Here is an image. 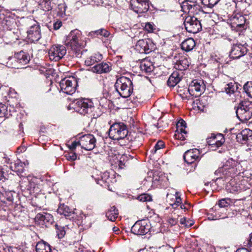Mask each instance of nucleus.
Masks as SVG:
<instances>
[{
    "instance_id": "nucleus-46",
    "label": "nucleus",
    "mask_w": 252,
    "mask_h": 252,
    "mask_svg": "<svg viewBox=\"0 0 252 252\" xmlns=\"http://www.w3.org/2000/svg\"><path fill=\"white\" fill-rule=\"evenodd\" d=\"M235 89L236 86H235V84L232 82L227 84L224 88L225 92L226 94H233L235 92Z\"/></svg>"
},
{
    "instance_id": "nucleus-42",
    "label": "nucleus",
    "mask_w": 252,
    "mask_h": 252,
    "mask_svg": "<svg viewBox=\"0 0 252 252\" xmlns=\"http://www.w3.org/2000/svg\"><path fill=\"white\" fill-rule=\"evenodd\" d=\"M243 89L247 95L252 98V82H247L244 86Z\"/></svg>"
},
{
    "instance_id": "nucleus-37",
    "label": "nucleus",
    "mask_w": 252,
    "mask_h": 252,
    "mask_svg": "<svg viewBox=\"0 0 252 252\" xmlns=\"http://www.w3.org/2000/svg\"><path fill=\"white\" fill-rule=\"evenodd\" d=\"M192 1H189L188 0H184L180 2L181 7L182 8V10L185 13H190V9L192 6Z\"/></svg>"
},
{
    "instance_id": "nucleus-51",
    "label": "nucleus",
    "mask_w": 252,
    "mask_h": 252,
    "mask_svg": "<svg viewBox=\"0 0 252 252\" xmlns=\"http://www.w3.org/2000/svg\"><path fill=\"white\" fill-rule=\"evenodd\" d=\"M164 147V143L162 141H158L155 145L153 152L156 153L157 151L160 150Z\"/></svg>"
},
{
    "instance_id": "nucleus-61",
    "label": "nucleus",
    "mask_w": 252,
    "mask_h": 252,
    "mask_svg": "<svg viewBox=\"0 0 252 252\" xmlns=\"http://www.w3.org/2000/svg\"><path fill=\"white\" fill-rule=\"evenodd\" d=\"M109 177V173L107 172H105L102 173L100 175V178L102 179H105V180H108Z\"/></svg>"
},
{
    "instance_id": "nucleus-21",
    "label": "nucleus",
    "mask_w": 252,
    "mask_h": 252,
    "mask_svg": "<svg viewBox=\"0 0 252 252\" xmlns=\"http://www.w3.org/2000/svg\"><path fill=\"white\" fill-rule=\"evenodd\" d=\"M111 70V66L110 63H97L92 67L91 70L96 73L102 74L109 72Z\"/></svg>"
},
{
    "instance_id": "nucleus-6",
    "label": "nucleus",
    "mask_w": 252,
    "mask_h": 252,
    "mask_svg": "<svg viewBox=\"0 0 252 252\" xmlns=\"http://www.w3.org/2000/svg\"><path fill=\"white\" fill-rule=\"evenodd\" d=\"M75 109L80 114H90L94 109V103L90 99L80 98L76 100Z\"/></svg>"
},
{
    "instance_id": "nucleus-44",
    "label": "nucleus",
    "mask_w": 252,
    "mask_h": 252,
    "mask_svg": "<svg viewBox=\"0 0 252 252\" xmlns=\"http://www.w3.org/2000/svg\"><path fill=\"white\" fill-rule=\"evenodd\" d=\"M220 0H201V3L205 7L212 8L216 5Z\"/></svg>"
},
{
    "instance_id": "nucleus-52",
    "label": "nucleus",
    "mask_w": 252,
    "mask_h": 252,
    "mask_svg": "<svg viewBox=\"0 0 252 252\" xmlns=\"http://www.w3.org/2000/svg\"><path fill=\"white\" fill-rule=\"evenodd\" d=\"M66 158L68 160H75L77 158V156L76 154L74 152H70L65 155V156Z\"/></svg>"
},
{
    "instance_id": "nucleus-14",
    "label": "nucleus",
    "mask_w": 252,
    "mask_h": 252,
    "mask_svg": "<svg viewBox=\"0 0 252 252\" xmlns=\"http://www.w3.org/2000/svg\"><path fill=\"white\" fill-rule=\"evenodd\" d=\"M244 183V181L237 183L235 179H231L226 185L225 188L226 190L230 193H238L246 190L247 188Z\"/></svg>"
},
{
    "instance_id": "nucleus-33",
    "label": "nucleus",
    "mask_w": 252,
    "mask_h": 252,
    "mask_svg": "<svg viewBox=\"0 0 252 252\" xmlns=\"http://www.w3.org/2000/svg\"><path fill=\"white\" fill-rule=\"evenodd\" d=\"M118 211L115 206L111 207L106 212V216L111 221H115L118 218Z\"/></svg>"
},
{
    "instance_id": "nucleus-11",
    "label": "nucleus",
    "mask_w": 252,
    "mask_h": 252,
    "mask_svg": "<svg viewBox=\"0 0 252 252\" xmlns=\"http://www.w3.org/2000/svg\"><path fill=\"white\" fill-rule=\"evenodd\" d=\"M79 138V144L82 148L87 151H91L94 148L96 139L93 135L85 134L81 136Z\"/></svg>"
},
{
    "instance_id": "nucleus-26",
    "label": "nucleus",
    "mask_w": 252,
    "mask_h": 252,
    "mask_svg": "<svg viewBox=\"0 0 252 252\" xmlns=\"http://www.w3.org/2000/svg\"><path fill=\"white\" fill-rule=\"evenodd\" d=\"M192 6L190 11V14H192L193 16L198 17L200 18L201 16L203 15L205 12L204 11L203 7L196 2V1L192 2Z\"/></svg>"
},
{
    "instance_id": "nucleus-36",
    "label": "nucleus",
    "mask_w": 252,
    "mask_h": 252,
    "mask_svg": "<svg viewBox=\"0 0 252 252\" xmlns=\"http://www.w3.org/2000/svg\"><path fill=\"white\" fill-rule=\"evenodd\" d=\"M129 157L126 155H123L121 156L119 160V166L121 169H123L128 166L129 162Z\"/></svg>"
},
{
    "instance_id": "nucleus-19",
    "label": "nucleus",
    "mask_w": 252,
    "mask_h": 252,
    "mask_svg": "<svg viewBox=\"0 0 252 252\" xmlns=\"http://www.w3.org/2000/svg\"><path fill=\"white\" fill-rule=\"evenodd\" d=\"M27 33L29 39L33 42L38 41L41 36L40 27L36 25L31 26L28 31Z\"/></svg>"
},
{
    "instance_id": "nucleus-13",
    "label": "nucleus",
    "mask_w": 252,
    "mask_h": 252,
    "mask_svg": "<svg viewBox=\"0 0 252 252\" xmlns=\"http://www.w3.org/2000/svg\"><path fill=\"white\" fill-rule=\"evenodd\" d=\"M155 48V45L150 39L139 40L135 45V50L141 54H149Z\"/></svg>"
},
{
    "instance_id": "nucleus-17",
    "label": "nucleus",
    "mask_w": 252,
    "mask_h": 252,
    "mask_svg": "<svg viewBox=\"0 0 252 252\" xmlns=\"http://www.w3.org/2000/svg\"><path fill=\"white\" fill-rule=\"evenodd\" d=\"M247 53V48L241 44H234L231 48L229 56L232 59H238Z\"/></svg>"
},
{
    "instance_id": "nucleus-62",
    "label": "nucleus",
    "mask_w": 252,
    "mask_h": 252,
    "mask_svg": "<svg viewBox=\"0 0 252 252\" xmlns=\"http://www.w3.org/2000/svg\"><path fill=\"white\" fill-rule=\"evenodd\" d=\"M187 220L185 218H182L180 219V223L182 224H184L186 226H189L192 225L191 223H190L189 224H186Z\"/></svg>"
},
{
    "instance_id": "nucleus-29",
    "label": "nucleus",
    "mask_w": 252,
    "mask_h": 252,
    "mask_svg": "<svg viewBox=\"0 0 252 252\" xmlns=\"http://www.w3.org/2000/svg\"><path fill=\"white\" fill-rule=\"evenodd\" d=\"M195 45V43L194 39L192 38H189L182 43L181 47L183 50L188 52L192 50Z\"/></svg>"
},
{
    "instance_id": "nucleus-2",
    "label": "nucleus",
    "mask_w": 252,
    "mask_h": 252,
    "mask_svg": "<svg viewBox=\"0 0 252 252\" xmlns=\"http://www.w3.org/2000/svg\"><path fill=\"white\" fill-rule=\"evenodd\" d=\"M242 168V166L240 163L232 158H229L221 167L216 171L215 174L220 176L217 180L219 179L226 178L228 177L239 175L241 173Z\"/></svg>"
},
{
    "instance_id": "nucleus-38",
    "label": "nucleus",
    "mask_w": 252,
    "mask_h": 252,
    "mask_svg": "<svg viewBox=\"0 0 252 252\" xmlns=\"http://www.w3.org/2000/svg\"><path fill=\"white\" fill-rule=\"evenodd\" d=\"M176 65L179 70H185L189 66V62L187 58H184L179 61Z\"/></svg>"
},
{
    "instance_id": "nucleus-31",
    "label": "nucleus",
    "mask_w": 252,
    "mask_h": 252,
    "mask_svg": "<svg viewBox=\"0 0 252 252\" xmlns=\"http://www.w3.org/2000/svg\"><path fill=\"white\" fill-rule=\"evenodd\" d=\"M36 252H51V246L44 241L39 242L36 246Z\"/></svg>"
},
{
    "instance_id": "nucleus-54",
    "label": "nucleus",
    "mask_w": 252,
    "mask_h": 252,
    "mask_svg": "<svg viewBox=\"0 0 252 252\" xmlns=\"http://www.w3.org/2000/svg\"><path fill=\"white\" fill-rule=\"evenodd\" d=\"M218 205L220 208H224L227 207L229 205V203L225 199H222L219 200Z\"/></svg>"
},
{
    "instance_id": "nucleus-20",
    "label": "nucleus",
    "mask_w": 252,
    "mask_h": 252,
    "mask_svg": "<svg viewBox=\"0 0 252 252\" xmlns=\"http://www.w3.org/2000/svg\"><path fill=\"white\" fill-rule=\"evenodd\" d=\"M15 61L20 64L25 65L29 63L30 57L26 53L21 51L15 53L13 57H9V61Z\"/></svg>"
},
{
    "instance_id": "nucleus-50",
    "label": "nucleus",
    "mask_w": 252,
    "mask_h": 252,
    "mask_svg": "<svg viewBox=\"0 0 252 252\" xmlns=\"http://www.w3.org/2000/svg\"><path fill=\"white\" fill-rule=\"evenodd\" d=\"M94 32L97 35L99 34L105 37H107L110 35V32L104 29H101L95 31Z\"/></svg>"
},
{
    "instance_id": "nucleus-57",
    "label": "nucleus",
    "mask_w": 252,
    "mask_h": 252,
    "mask_svg": "<svg viewBox=\"0 0 252 252\" xmlns=\"http://www.w3.org/2000/svg\"><path fill=\"white\" fill-rule=\"evenodd\" d=\"M62 26V22L60 21H57L53 24L54 29L55 30H59Z\"/></svg>"
},
{
    "instance_id": "nucleus-9",
    "label": "nucleus",
    "mask_w": 252,
    "mask_h": 252,
    "mask_svg": "<svg viewBox=\"0 0 252 252\" xmlns=\"http://www.w3.org/2000/svg\"><path fill=\"white\" fill-rule=\"evenodd\" d=\"M77 81L74 77H66L60 83L62 91L67 94H72L75 92Z\"/></svg>"
},
{
    "instance_id": "nucleus-40",
    "label": "nucleus",
    "mask_w": 252,
    "mask_h": 252,
    "mask_svg": "<svg viewBox=\"0 0 252 252\" xmlns=\"http://www.w3.org/2000/svg\"><path fill=\"white\" fill-rule=\"evenodd\" d=\"M177 210H174L172 212L171 217H170L168 220V222L171 224V225H174L177 224L178 221V217L179 215L177 214Z\"/></svg>"
},
{
    "instance_id": "nucleus-53",
    "label": "nucleus",
    "mask_w": 252,
    "mask_h": 252,
    "mask_svg": "<svg viewBox=\"0 0 252 252\" xmlns=\"http://www.w3.org/2000/svg\"><path fill=\"white\" fill-rule=\"evenodd\" d=\"M94 179L97 184H99L101 186H106V184L107 183V180L105 179H102L101 178L97 177L94 178Z\"/></svg>"
},
{
    "instance_id": "nucleus-16",
    "label": "nucleus",
    "mask_w": 252,
    "mask_h": 252,
    "mask_svg": "<svg viewBox=\"0 0 252 252\" xmlns=\"http://www.w3.org/2000/svg\"><path fill=\"white\" fill-rule=\"evenodd\" d=\"M225 139L221 134H212L211 136L208 138L207 142L211 148L216 150L217 148L220 147L224 142Z\"/></svg>"
},
{
    "instance_id": "nucleus-15",
    "label": "nucleus",
    "mask_w": 252,
    "mask_h": 252,
    "mask_svg": "<svg viewBox=\"0 0 252 252\" xmlns=\"http://www.w3.org/2000/svg\"><path fill=\"white\" fill-rule=\"evenodd\" d=\"M149 229V225L145 220H139L132 226L131 231L135 235H143L146 234Z\"/></svg>"
},
{
    "instance_id": "nucleus-1",
    "label": "nucleus",
    "mask_w": 252,
    "mask_h": 252,
    "mask_svg": "<svg viewBox=\"0 0 252 252\" xmlns=\"http://www.w3.org/2000/svg\"><path fill=\"white\" fill-rule=\"evenodd\" d=\"M64 43L67 47L71 49L74 54L73 56L77 58L81 57L84 51V45L79 31L77 30L72 31L66 36Z\"/></svg>"
},
{
    "instance_id": "nucleus-32",
    "label": "nucleus",
    "mask_w": 252,
    "mask_h": 252,
    "mask_svg": "<svg viewBox=\"0 0 252 252\" xmlns=\"http://www.w3.org/2000/svg\"><path fill=\"white\" fill-rule=\"evenodd\" d=\"M102 59V56L100 54H95L88 58L85 62V63L87 66H91L95 63L101 61Z\"/></svg>"
},
{
    "instance_id": "nucleus-39",
    "label": "nucleus",
    "mask_w": 252,
    "mask_h": 252,
    "mask_svg": "<svg viewBox=\"0 0 252 252\" xmlns=\"http://www.w3.org/2000/svg\"><path fill=\"white\" fill-rule=\"evenodd\" d=\"M55 228L56 229L57 236L60 239L63 238L65 234V227L56 223Z\"/></svg>"
},
{
    "instance_id": "nucleus-3",
    "label": "nucleus",
    "mask_w": 252,
    "mask_h": 252,
    "mask_svg": "<svg viewBox=\"0 0 252 252\" xmlns=\"http://www.w3.org/2000/svg\"><path fill=\"white\" fill-rule=\"evenodd\" d=\"M115 87L120 95L124 98L129 97L133 92L132 82L125 76H121L117 79Z\"/></svg>"
},
{
    "instance_id": "nucleus-41",
    "label": "nucleus",
    "mask_w": 252,
    "mask_h": 252,
    "mask_svg": "<svg viewBox=\"0 0 252 252\" xmlns=\"http://www.w3.org/2000/svg\"><path fill=\"white\" fill-rule=\"evenodd\" d=\"M66 8L67 6L65 3H63L59 4L58 6V15L60 17H63L65 15Z\"/></svg>"
},
{
    "instance_id": "nucleus-30",
    "label": "nucleus",
    "mask_w": 252,
    "mask_h": 252,
    "mask_svg": "<svg viewBox=\"0 0 252 252\" xmlns=\"http://www.w3.org/2000/svg\"><path fill=\"white\" fill-rule=\"evenodd\" d=\"M57 212L60 215H63L65 217H70L74 215L72 209L64 204H61L57 210Z\"/></svg>"
},
{
    "instance_id": "nucleus-4",
    "label": "nucleus",
    "mask_w": 252,
    "mask_h": 252,
    "mask_svg": "<svg viewBox=\"0 0 252 252\" xmlns=\"http://www.w3.org/2000/svg\"><path fill=\"white\" fill-rule=\"evenodd\" d=\"M236 113L241 121H248L252 119V102L243 101L237 106Z\"/></svg>"
},
{
    "instance_id": "nucleus-63",
    "label": "nucleus",
    "mask_w": 252,
    "mask_h": 252,
    "mask_svg": "<svg viewBox=\"0 0 252 252\" xmlns=\"http://www.w3.org/2000/svg\"><path fill=\"white\" fill-rule=\"evenodd\" d=\"M180 208L181 209H184L185 210H188L189 208L190 207V205L189 204H188V203H187V204H180Z\"/></svg>"
},
{
    "instance_id": "nucleus-58",
    "label": "nucleus",
    "mask_w": 252,
    "mask_h": 252,
    "mask_svg": "<svg viewBox=\"0 0 252 252\" xmlns=\"http://www.w3.org/2000/svg\"><path fill=\"white\" fill-rule=\"evenodd\" d=\"M236 252H252V251H250V249L249 248V246H248L247 248H242L239 249L236 251Z\"/></svg>"
},
{
    "instance_id": "nucleus-25",
    "label": "nucleus",
    "mask_w": 252,
    "mask_h": 252,
    "mask_svg": "<svg viewBox=\"0 0 252 252\" xmlns=\"http://www.w3.org/2000/svg\"><path fill=\"white\" fill-rule=\"evenodd\" d=\"M245 17L241 15H236L232 19V27L236 29L237 30H240L244 28L245 24Z\"/></svg>"
},
{
    "instance_id": "nucleus-56",
    "label": "nucleus",
    "mask_w": 252,
    "mask_h": 252,
    "mask_svg": "<svg viewBox=\"0 0 252 252\" xmlns=\"http://www.w3.org/2000/svg\"><path fill=\"white\" fill-rule=\"evenodd\" d=\"M186 123L183 120H180L177 124V129L178 128H183L185 129Z\"/></svg>"
},
{
    "instance_id": "nucleus-64",
    "label": "nucleus",
    "mask_w": 252,
    "mask_h": 252,
    "mask_svg": "<svg viewBox=\"0 0 252 252\" xmlns=\"http://www.w3.org/2000/svg\"><path fill=\"white\" fill-rule=\"evenodd\" d=\"M249 248L250 249V251L252 252V233L250 234L249 242L248 243Z\"/></svg>"
},
{
    "instance_id": "nucleus-49",
    "label": "nucleus",
    "mask_w": 252,
    "mask_h": 252,
    "mask_svg": "<svg viewBox=\"0 0 252 252\" xmlns=\"http://www.w3.org/2000/svg\"><path fill=\"white\" fill-rule=\"evenodd\" d=\"M7 107L2 103H0V118H3L7 114Z\"/></svg>"
},
{
    "instance_id": "nucleus-18",
    "label": "nucleus",
    "mask_w": 252,
    "mask_h": 252,
    "mask_svg": "<svg viewBox=\"0 0 252 252\" xmlns=\"http://www.w3.org/2000/svg\"><path fill=\"white\" fill-rule=\"evenodd\" d=\"M199 155L200 152L198 149H191L185 152L184 158L187 163L191 164L199 159Z\"/></svg>"
},
{
    "instance_id": "nucleus-43",
    "label": "nucleus",
    "mask_w": 252,
    "mask_h": 252,
    "mask_svg": "<svg viewBox=\"0 0 252 252\" xmlns=\"http://www.w3.org/2000/svg\"><path fill=\"white\" fill-rule=\"evenodd\" d=\"M29 185L27 189L30 190L34 191L35 190L36 186L38 182V179L35 177H32L31 179H29Z\"/></svg>"
},
{
    "instance_id": "nucleus-28",
    "label": "nucleus",
    "mask_w": 252,
    "mask_h": 252,
    "mask_svg": "<svg viewBox=\"0 0 252 252\" xmlns=\"http://www.w3.org/2000/svg\"><path fill=\"white\" fill-rule=\"evenodd\" d=\"M24 165L25 163L22 162L19 160H17L11 164L10 169L13 171L16 172L18 175H19L23 172L24 170Z\"/></svg>"
},
{
    "instance_id": "nucleus-23",
    "label": "nucleus",
    "mask_w": 252,
    "mask_h": 252,
    "mask_svg": "<svg viewBox=\"0 0 252 252\" xmlns=\"http://www.w3.org/2000/svg\"><path fill=\"white\" fill-rule=\"evenodd\" d=\"M166 197L167 201L170 202V204L174 209H176L182 203V199L178 192L176 191L175 194L167 193Z\"/></svg>"
},
{
    "instance_id": "nucleus-7",
    "label": "nucleus",
    "mask_w": 252,
    "mask_h": 252,
    "mask_svg": "<svg viewBox=\"0 0 252 252\" xmlns=\"http://www.w3.org/2000/svg\"><path fill=\"white\" fill-rule=\"evenodd\" d=\"M199 17L195 16H187L185 20L184 25L186 30L190 33H196L202 29Z\"/></svg>"
},
{
    "instance_id": "nucleus-60",
    "label": "nucleus",
    "mask_w": 252,
    "mask_h": 252,
    "mask_svg": "<svg viewBox=\"0 0 252 252\" xmlns=\"http://www.w3.org/2000/svg\"><path fill=\"white\" fill-rule=\"evenodd\" d=\"M77 145H79V141H74L70 145L69 148L72 150H74L76 148V147Z\"/></svg>"
},
{
    "instance_id": "nucleus-27",
    "label": "nucleus",
    "mask_w": 252,
    "mask_h": 252,
    "mask_svg": "<svg viewBox=\"0 0 252 252\" xmlns=\"http://www.w3.org/2000/svg\"><path fill=\"white\" fill-rule=\"evenodd\" d=\"M181 80L179 71H174L170 76L167 84L170 87H175Z\"/></svg>"
},
{
    "instance_id": "nucleus-24",
    "label": "nucleus",
    "mask_w": 252,
    "mask_h": 252,
    "mask_svg": "<svg viewBox=\"0 0 252 252\" xmlns=\"http://www.w3.org/2000/svg\"><path fill=\"white\" fill-rule=\"evenodd\" d=\"M251 136H252V130L249 128H246L236 135V139L238 142L244 144Z\"/></svg>"
},
{
    "instance_id": "nucleus-22",
    "label": "nucleus",
    "mask_w": 252,
    "mask_h": 252,
    "mask_svg": "<svg viewBox=\"0 0 252 252\" xmlns=\"http://www.w3.org/2000/svg\"><path fill=\"white\" fill-rule=\"evenodd\" d=\"M35 219L37 220L40 221V222L42 223V224H45L47 227L52 224L54 222L53 216L47 213L37 214L35 217Z\"/></svg>"
},
{
    "instance_id": "nucleus-48",
    "label": "nucleus",
    "mask_w": 252,
    "mask_h": 252,
    "mask_svg": "<svg viewBox=\"0 0 252 252\" xmlns=\"http://www.w3.org/2000/svg\"><path fill=\"white\" fill-rule=\"evenodd\" d=\"M41 7L43 10L49 11L52 9L51 1L49 0H44L41 3Z\"/></svg>"
},
{
    "instance_id": "nucleus-59",
    "label": "nucleus",
    "mask_w": 252,
    "mask_h": 252,
    "mask_svg": "<svg viewBox=\"0 0 252 252\" xmlns=\"http://www.w3.org/2000/svg\"><path fill=\"white\" fill-rule=\"evenodd\" d=\"M0 252H10L9 248L4 247L3 245H0Z\"/></svg>"
},
{
    "instance_id": "nucleus-45",
    "label": "nucleus",
    "mask_w": 252,
    "mask_h": 252,
    "mask_svg": "<svg viewBox=\"0 0 252 252\" xmlns=\"http://www.w3.org/2000/svg\"><path fill=\"white\" fill-rule=\"evenodd\" d=\"M12 192L11 191H3V197L4 201H0L2 202L6 203V201L12 202L13 200V197Z\"/></svg>"
},
{
    "instance_id": "nucleus-55",
    "label": "nucleus",
    "mask_w": 252,
    "mask_h": 252,
    "mask_svg": "<svg viewBox=\"0 0 252 252\" xmlns=\"http://www.w3.org/2000/svg\"><path fill=\"white\" fill-rule=\"evenodd\" d=\"M144 29L148 32H152L154 30V26L152 24L147 23L145 24Z\"/></svg>"
},
{
    "instance_id": "nucleus-34",
    "label": "nucleus",
    "mask_w": 252,
    "mask_h": 252,
    "mask_svg": "<svg viewBox=\"0 0 252 252\" xmlns=\"http://www.w3.org/2000/svg\"><path fill=\"white\" fill-rule=\"evenodd\" d=\"M141 69L147 73L151 72L154 69L152 63L148 60H144L141 63Z\"/></svg>"
},
{
    "instance_id": "nucleus-10",
    "label": "nucleus",
    "mask_w": 252,
    "mask_h": 252,
    "mask_svg": "<svg viewBox=\"0 0 252 252\" xmlns=\"http://www.w3.org/2000/svg\"><path fill=\"white\" fill-rule=\"evenodd\" d=\"M206 88L203 80L195 79L190 83L188 89L190 95L197 97L203 93Z\"/></svg>"
},
{
    "instance_id": "nucleus-47",
    "label": "nucleus",
    "mask_w": 252,
    "mask_h": 252,
    "mask_svg": "<svg viewBox=\"0 0 252 252\" xmlns=\"http://www.w3.org/2000/svg\"><path fill=\"white\" fill-rule=\"evenodd\" d=\"M137 199L142 202L151 201L152 200V196L148 194L143 193L138 196Z\"/></svg>"
},
{
    "instance_id": "nucleus-12",
    "label": "nucleus",
    "mask_w": 252,
    "mask_h": 252,
    "mask_svg": "<svg viewBox=\"0 0 252 252\" xmlns=\"http://www.w3.org/2000/svg\"><path fill=\"white\" fill-rule=\"evenodd\" d=\"M149 0H131L130 7L137 13H145L150 8Z\"/></svg>"
},
{
    "instance_id": "nucleus-35",
    "label": "nucleus",
    "mask_w": 252,
    "mask_h": 252,
    "mask_svg": "<svg viewBox=\"0 0 252 252\" xmlns=\"http://www.w3.org/2000/svg\"><path fill=\"white\" fill-rule=\"evenodd\" d=\"M174 136L177 139L184 140L187 136V132L183 128H178L175 131Z\"/></svg>"
},
{
    "instance_id": "nucleus-5",
    "label": "nucleus",
    "mask_w": 252,
    "mask_h": 252,
    "mask_svg": "<svg viewBox=\"0 0 252 252\" xmlns=\"http://www.w3.org/2000/svg\"><path fill=\"white\" fill-rule=\"evenodd\" d=\"M128 133L126 126L123 123H115L109 130V136L113 140H120L126 137Z\"/></svg>"
},
{
    "instance_id": "nucleus-8",
    "label": "nucleus",
    "mask_w": 252,
    "mask_h": 252,
    "mask_svg": "<svg viewBox=\"0 0 252 252\" xmlns=\"http://www.w3.org/2000/svg\"><path fill=\"white\" fill-rule=\"evenodd\" d=\"M66 50L64 46L56 44L50 47L48 51L49 59L56 62L60 61L66 54Z\"/></svg>"
}]
</instances>
